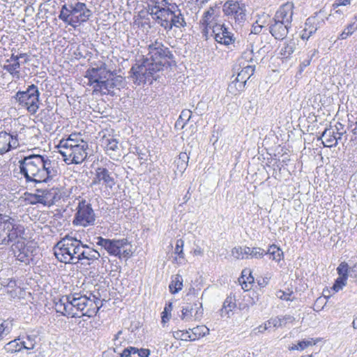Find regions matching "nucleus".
<instances>
[{
    "mask_svg": "<svg viewBox=\"0 0 357 357\" xmlns=\"http://www.w3.org/2000/svg\"><path fill=\"white\" fill-rule=\"evenodd\" d=\"M148 51L142 63L131 68L132 80L137 85L156 80L157 73L164 67H169L174 59L169 49L158 40L148 45Z\"/></svg>",
    "mask_w": 357,
    "mask_h": 357,
    "instance_id": "nucleus-1",
    "label": "nucleus"
},
{
    "mask_svg": "<svg viewBox=\"0 0 357 357\" xmlns=\"http://www.w3.org/2000/svg\"><path fill=\"white\" fill-rule=\"evenodd\" d=\"M12 243L11 251L20 261H22V229L12 218L0 214V244Z\"/></svg>",
    "mask_w": 357,
    "mask_h": 357,
    "instance_id": "nucleus-2",
    "label": "nucleus"
},
{
    "mask_svg": "<svg viewBox=\"0 0 357 357\" xmlns=\"http://www.w3.org/2000/svg\"><path fill=\"white\" fill-rule=\"evenodd\" d=\"M56 147L67 164H80L87 157L88 144L76 133L61 139Z\"/></svg>",
    "mask_w": 357,
    "mask_h": 357,
    "instance_id": "nucleus-3",
    "label": "nucleus"
},
{
    "mask_svg": "<svg viewBox=\"0 0 357 357\" xmlns=\"http://www.w3.org/2000/svg\"><path fill=\"white\" fill-rule=\"evenodd\" d=\"M82 249V243L75 237L66 235L54 246L56 259L65 264H76L79 252Z\"/></svg>",
    "mask_w": 357,
    "mask_h": 357,
    "instance_id": "nucleus-4",
    "label": "nucleus"
},
{
    "mask_svg": "<svg viewBox=\"0 0 357 357\" xmlns=\"http://www.w3.org/2000/svg\"><path fill=\"white\" fill-rule=\"evenodd\" d=\"M66 300L72 306V312H80L81 316L92 317L97 314L100 307L99 298L90 293L89 296L82 295L80 293H74L66 296Z\"/></svg>",
    "mask_w": 357,
    "mask_h": 357,
    "instance_id": "nucleus-5",
    "label": "nucleus"
},
{
    "mask_svg": "<svg viewBox=\"0 0 357 357\" xmlns=\"http://www.w3.org/2000/svg\"><path fill=\"white\" fill-rule=\"evenodd\" d=\"M91 15V10L84 3L76 2L63 5L59 18L68 25L75 27L78 24L88 21Z\"/></svg>",
    "mask_w": 357,
    "mask_h": 357,
    "instance_id": "nucleus-6",
    "label": "nucleus"
},
{
    "mask_svg": "<svg viewBox=\"0 0 357 357\" xmlns=\"http://www.w3.org/2000/svg\"><path fill=\"white\" fill-rule=\"evenodd\" d=\"M95 239L98 245L102 247L110 255L119 259L129 258L132 254L131 245L127 238L107 239L98 236Z\"/></svg>",
    "mask_w": 357,
    "mask_h": 357,
    "instance_id": "nucleus-7",
    "label": "nucleus"
},
{
    "mask_svg": "<svg viewBox=\"0 0 357 357\" xmlns=\"http://www.w3.org/2000/svg\"><path fill=\"white\" fill-rule=\"evenodd\" d=\"M172 7H176V3L169 0H147V12L158 24L172 13Z\"/></svg>",
    "mask_w": 357,
    "mask_h": 357,
    "instance_id": "nucleus-8",
    "label": "nucleus"
},
{
    "mask_svg": "<svg viewBox=\"0 0 357 357\" xmlns=\"http://www.w3.org/2000/svg\"><path fill=\"white\" fill-rule=\"evenodd\" d=\"M96 215L91 204L84 199L79 200L73 221V225L86 227L94 225Z\"/></svg>",
    "mask_w": 357,
    "mask_h": 357,
    "instance_id": "nucleus-9",
    "label": "nucleus"
},
{
    "mask_svg": "<svg viewBox=\"0 0 357 357\" xmlns=\"http://www.w3.org/2000/svg\"><path fill=\"white\" fill-rule=\"evenodd\" d=\"M43 164V157L37 155H24V177L30 181L34 178V181H43L40 169Z\"/></svg>",
    "mask_w": 357,
    "mask_h": 357,
    "instance_id": "nucleus-10",
    "label": "nucleus"
},
{
    "mask_svg": "<svg viewBox=\"0 0 357 357\" xmlns=\"http://www.w3.org/2000/svg\"><path fill=\"white\" fill-rule=\"evenodd\" d=\"M38 192L41 194H32L31 192H26L24 193V199H28V197H32L31 203H41L45 205L51 206L54 204L56 202L60 200L61 194L58 188H51L50 190H45L43 191L36 189Z\"/></svg>",
    "mask_w": 357,
    "mask_h": 357,
    "instance_id": "nucleus-11",
    "label": "nucleus"
},
{
    "mask_svg": "<svg viewBox=\"0 0 357 357\" xmlns=\"http://www.w3.org/2000/svg\"><path fill=\"white\" fill-rule=\"evenodd\" d=\"M203 314L204 310L202 302L193 296L190 303H187L182 307L181 319L185 321H199L203 317Z\"/></svg>",
    "mask_w": 357,
    "mask_h": 357,
    "instance_id": "nucleus-12",
    "label": "nucleus"
},
{
    "mask_svg": "<svg viewBox=\"0 0 357 357\" xmlns=\"http://www.w3.org/2000/svg\"><path fill=\"white\" fill-rule=\"evenodd\" d=\"M223 11L225 14L236 22L241 24L245 20L246 9L244 3L237 1H227L223 6Z\"/></svg>",
    "mask_w": 357,
    "mask_h": 357,
    "instance_id": "nucleus-13",
    "label": "nucleus"
},
{
    "mask_svg": "<svg viewBox=\"0 0 357 357\" xmlns=\"http://www.w3.org/2000/svg\"><path fill=\"white\" fill-rule=\"evenodd\" d=\"M115 178L113 173L105 167H98L93 178L91 186L102 185L105 190H112L115 185Z\"/></svg>",
    "mask_w": 357,
    "mask_h": 357,
    "instance_id": "nucleus-14",
    "label": "nucleus"
},
{
    "mask_svg": "<svg viewBox=\"0 0 357 357\" xmlns=\"http://www.w3.org/2000/svg\"><path fill=\"white\" fill-rule=\"evenodd\" d=\"M172 13L168 15V17H165L159 24L167 31L172 30L174 26L185 27L186 22L184 16L176 4V7H172Z\"/></svg>",
    "mask_w": 357,
    "mask_h": 357,
    "instance_id": "nucleus-15",
    "label": "nucleus"
},
{
    "mask_svg": "<svg viewBox=\"0 0 357 357\" xmlns=\"http://www.w3.org/2000/svg\"><path fill=\"white\" fill-rule=\"evenodd\" d=\"M110 76V71L107 70L105 67L89 68L86 72V77L88 78V84L93 86V93H96L98 86H100L104 79Z\"/></svg>",
    "mask_w": 357,
    "mask_h": 357,
    "instance_id": "nucleus-16",
    "label": "nucleus"
},
{
    "mask_svg": "<svg viewBox=\"0 0 357 357\" xmlns=\"http://www.w3.org/2000/svg\"><path fill=\"white\" fill-rule=\"evenodd\" d=\"M39 91L34 84L29 86L24 91V106L31 114H35L39 107Z\"/></svg>",
    "mask_w": 357,
    "mask_h": 357,
    "instance_id": "nucleus-17",
    "label": "nucleus"
},
{
    "mask_svg": "<svg viewBox=\"0 0 357 357\" xmlns=\"http://www.w3.org/2000/svg\"><path fill=\"white\" fill-rule=\"evenodd\" d=\"M122 77L120 76H114L110 72V76H107V78L104 79L102 84L100 86H98L96 93L101 94H112L114 93V89H119L122 84Z\"/></svg>",
    "mask_w": 357,
    "mask_h": 357,
    "instance_id": "nucleus-18",
    "label": "nucleus"
},
{
    "mask_svg": "<svg viewBox=\"0 0 357 357\" xmlns=\"http://www.w3.org/2000/svg\"><path fill=\"white\" fill-rule=\"evenodd\" d=\"M212 33L214 35L215 40L222 45H229L235 41L234 34L228 31L225 24H219L213 27Z\"/></svg>",
    "mask_w": 357,
    "mask_h": 357,
    "instance_id": "nucleus-19",
    "label": "nucleus"
},
{
    "mask_svg": "<svg viewBox=\"0 0 357 357\" xmlns=\"http://www.w3.org/2000/svg\"><path fill=\"white\" fill-rule=\"evenodd\" d=\"M291 25L286 24V23L275 20L273 18L269 24V31L271 35L278 40L284 39L289 33V29Z\"/></svg>",
    "mask_w": 357,
    "mask_h": 357,
    "instance_id": "nucleus-20",
    "label": "nucleus"
},
{
    "mask_svg": "<svg viewBox=\"0 0 357 357\" xmlns=\"http://www.w3.org/2000/svg\"><path fill=\"white\" fill-rule=\"evenodd\" d=\"M294 8V6L293 3L287 2L279 8L273 18H275V20L283 22L286 23V24L291 25Z\"/></svg>",
    "mask_w": 357,
    "mask_h": 357,
    "instance_id": "nucleus-21",
    "label": "nucleus"
},
{
    "mask_svg": "<svg viewBox=\"0 0 357 357\" xmlns=\"http://www.w3.org/2000/svg\"><path fill=\"white\" fill-rule=\"evenodd\" d=\"M215 9L210 7L208 10L204 12L200 24L202 25L203 33L206 36L209 29L213 30L215 26H218V17L215 15Z\"/></svg>",
    "mask_w": 357,
    "mask_h": 357,
    "instance_id": "nucleus-22",
    "label": "nucleus"
},
{
    "mask_svg": "<svg viewBox=\"0 0 357 357\" xmlns=\"http://www.w3.org/2000/svg\"><path fill=\"white\" fill-rule=\"evenodd\" d=\"M102 144L105 149L107 154L113 160H118L121 156L119 143L113 137H104Z\"/></svg>",
    "mask_w": 357,
    "mask_h": 357,
    "instance_id": "nucleus-23",
    "label": "nucleus"
},
{
    "mask_svg": "<svg viewBox=\"0 0 357 357\" xmlns=\"http://www.w3.org/2000/svg\"><path fill=\"white\" fill-rule=\"evenodd\" d=\"M38 252L37 243L28 241L24 246V264H35L36 263V255Z\"/></svg>",
    "mask_w": 357,
    "mask_h": 357,
    "instance_id": "nucleus-24",
    "label": "nucleus"
},
{
    "mask_svg": "<svg viewBox=\"0 0 357 357\" xmlns=\"http://www.w3.org/2000/svg\"><path fill=\"white\" fill-rule=\"evenodd\" d=\"M40 172L41 173L40 176L42 178H43V182H47L48 180L52 179L58 175V170L55 167V163L44 158L43 164Z\"/></svg>",
    "mask_w": 357,
    "mask_h": 357,
    "instance_id": "nucleus-25",
    "label": "nucleus"
},
{
    "mask_svg": "<svg viewBox=\"0 0 357 357\" xmlns=\"http://www.w3.org/2000/svg\"><path fill=\"white\" fill-rule=\"evenodd\" d=\"M55 308L57 312L61 313L63 316H70L71 317H80L77 312H72V306H70L68 301L66 300V296L56 303Z\"/></svg>",
    "mask_w": 357,
    "mask_h": 357,
    "instance_id": "nucleus-26",
    "label": "nucleus"
},
{
    "mask_svg": "<svg viewBox=\"0 0 357 357\" xmlns=\"http://www.w3.org/2000/svg\"><path fill=\"white\" fill-rule=\"evenodd\" d=\"M320 139L322 140V143L326 147H334L337 144L335 130L331 127L325 129Z\"/></svg>",
    "mask_w": 357,
    "mask_h": 357,
    "instance_id": "nucleus-27",
    "label": "nucleus"
},
{
    "mask_svg": "<svg viewBox=\"0 0 357 357\" xmlns=\"http://www.w3.org/2000/svg\"><path fill=\"white\" fill-rule=\"evenodd\" d=\"M77 256V262L83 259L93 261L98 259L100 257V254L95 249L89 248L88 245L82 243V249L80 250Z\"/></svg>",
    "mask_w": 357,
    "mask_h": 357,
    "instance_id": "nucleus-28",
    "label": "nucleus"
},
{
    "mask_svg": "<svg viewBox=\"0 0 357 357\" xmlns=\"http://www.w3.org/2000/svg\"><path fill=\"white\" fill-rule=\"evenodd\" d=\"M241 70L238 73L236 80L238 82H243L246 83L247 81L250 79V77L254 74L255 70V66L252 64H248L247 66H242L239 67L237 70Z\"/></svg>",
    "mask_w": 357,
    "mask_h": 357,
    "instance_id": "nucleus-29",
    "label": "nucleus"
},
{
    "mask_svg": "<svg viewBox=\"0 0 357 357\" xmlns=\"http://www.w3.org/2000/svg\"><path fill=\"white\" fill-rule=\"evenodd\" d=\"M40 332L33 330L27 333L26 336V341H24V349H33L38 340Z\"/></svg>",
    "mask_w": 357,
    "mask_h": 357,
    "instance_id": "nucleus-30",
    "label": "nucleus"
},
{
    "mask_svg": "<svg viewBox=\"0 0 357 357\" xmlns=\"http://www.w3.org/2000/svg\"><path fill=\"white\" fill-rule=\"evenodd\" d=\"M183 278L181 275L176 274L172 277V281L169 285L172 294H176L183 288Z\"/></svg>",
    "mask_w": 357,
    "mask_h": 357,
    "instance_id": "nucleus-31",
    "label": "nucleus"
},
{
    "mask_svg": "<svg viewBox=\"0 0 357 357\" xmlns=\"http://www.w3.org/2000/svg\"><path fill=\"white\" fill-rule=\"evenodd\" d=\"M236 307V299L234 296H227L223 303L221 309L222 315L225 314L229 317V313Z\"/></svg>",
    "mask_w": 357,
    "mask_h": 357,
    "instance_id": "nucleus-32",
    "label": "nucleus"
},
{
    "mask_svg": "<svg viewBox=\"0 0 357 357\" xmlns=\"http://www.w3.org/2000/svg\"><path fill=\"white\" fill-rule=\"evenodd\" d=\"M19 57L17 56L15 59L11 57V62L7 65L4 66V68L8 70L10 74H12L14 77H16L17 79L20 77V63L18 61Z\"/></svg>",
    "mask_w": 357,
    "mask_h": 357,
    "instance_id": "nucleus-33",
    "label": "nucleus"
},
{
    "mask_svg": "<svg viewBox=\"0 0 357 357\" xmlns=\"http://www.w3.org/2000/svg\"><path fill=\"white\" fill-rule=\"evenodd\" d=\"M188 160L189 156L186 153H180L178 158L174 160V163L176 165V170L183 173L188 166Z\"/></svg>",
    "mask_w": 357,
    "mask_h": 357,
    "instance_id": "nucleus-34",
    "label": "nucleus"
},
{
    "mask_svg": "<svg viewBox=\"0 0 357 357\" xmlns=\"http://www.w3.org/2000/svg\"><path fill=\"white\" fill-rule=\"evenodd\" d=\"M295 318L289 314L283 317H276L272 318V325L275 328L285 326L288 323H293Z\"/></svg>",
    "mask_w": 357,
    "mask_h": 357,
    "instance_id": "nucleus-35",
    "label": "nucleus"
},
{
    "mask_svg": "<svg viewBox=\"0 0 357 357\" xmlns=\"http://www.w3.org/2000/svg\"><path fill=\"white\" fill-rule=\"evenodd\" d=\"M296 49V43L290 40L284 42L282 47L280 49V54L283 58H289L294 52Z\"/></svg>",
    "mask_w": 357,
    "mask_h": 357,
    "instance_id": "nucleus-36",
    "label": "nucleus"
},
{
    "mask_svg": "<svg viewBox=\"0 0 357 357\" xmlns=\"http://www.w3.org/2000/svg\"><path fill=\"white\" fill-rule=\"evenodd\" d=\"M339 277L348 278V275L352 276V273L356 272V266L349 268L347 263L343 261L340 264L337 268Z\"/></svg>",
    "mask_w": 357,
    "mask_h": 357,
    "instance_id": "nucleus-37",
    "label": "nucleus"
},
{
    "mask_svg": "<svg viewBox=\"0 0 357 357\" xmlns=\"http://www.w3.org/2000/svg\"><path fill=\"white\" fill-rule=\"evenodd\" d=\"M10 138H11L10 134L6 132H0V154H3L8 151Z\"/></svg>",
    "mask_w": 357,
    "mask_h": 357,
    "instance_id": "nucleus-38",
    "label": "nucleus"
},
{
    "mask_svg": "<svg viewBox=\"0 0 357 357\" xmlns=\"http://www.w3.org/2000/svg\"><path fill=\"white\" fill-rule=\"evenodd\" d=\"M239 281L241 283L243 289L248 290L250 288L249 284L254 282V278L251 275L250 271L243 270Z\"/></svg>",
    "mask_w": 357,
    "mask_h": 357,
    "instance_id": "nucleus-39",
    "label": "nucleus"
},
{
    "mask_svg": "<svg viewBox=\"0 0 357 357\" xmlns=\"http://www.w3.org/2000/svg\"><path fill=\"white\" fill-rule=\"evenodd\" d=\"M254 54L252 50H246L244 51L241 56L238 59V66L241 67L242 66H247L252 63L253 61Z\"/></svg>",
    "mask_w": 357,
    "mask_h": 357,
    "instance_id": "nucleus-40",
    "label": "nucleus"
},
{
    "mask_svg": "<svg viewBox=\"0 0 357 357\" xmlns=\"http://www.w3.org/2000/svg\"><path fill=\"white\" fill-rule=\"evenodd\" d=\"M265 254H268L271 255V258L273 260L280 261L283 255L282 251L277 247L275 245H272L269 247L268 252H265Z\"/></svg>",
    "mask_w": 357,
    "mask_h": 357,
    "instance_id": "nucleus-41",
    "label": "nucleus"
},
{
    "mask_svg": "<svg viewBox=\"0 0 357 357\" xmlns=\"http://www.w3.org/2000/svg\"><path fill=\"white\" fill-rule=\"evenodd\" d=\"M20 339L17 338L13 341H10L8 342L6 347L5 349L8 352H17L21 351L22 349V342H20V343H18L17 341H20Z\"/></svg>",
    "mask_w": 357,
    "mask_h": 357,
    "instance_id": "nucleus-42",
    "label": "nucleus"
},
{
    "mask_svg": "<svg viewBox=\"0 0 357 357\" xmlns=\"http://www.w3.org/2000/svg\"><path fill=\"white\" fill-rule=\"evenodd\" d=\"M275 295L278 298L287 301H293L295 299L293 291H289V289L287 291L278 290L276 291Z\"/></svg>",
    "mask_w": 357,
    "mask_h": 357,
    "instance_id": "nucleus-43",
    "label": "nucleus"
},
{
    "mask_svg": "<svg viewBox=\"0 0 357 357\" xmlns=\"http://www.w3.org/2000/svg\"><path fill=\"white\" fill-rule=\"evenodd\" d=\"M11 325L10 321L8 320L0 319V340H1L4 335L10 333Z\"/></svg>",
    "mask_w": 357,
    "mask_h": 357,
    "instance_id": "nucleus-44",
    "label": "nucleus"
},
{
    "mask_svg": "<svg viewBox=\"0 0 357 357\" xmlns=\"http://www.w3.org/2000/svg\"><path fill=\"white\" fill-rule=\"evenodd\" d=\"M246 83H244L243 82H238L236 79L233 81L229 85V91L234 94H236V92H240L243 91L245 86Z\"/></svg>",
    "mask_w": 357,
    "mask_h": 357,
    "instance_id": "nucleus-45",
    "label": "nucleus"
},
{
    "mask_svg": "<svg viewBox=\"0 0 357 357\" xmlns=\"http://www.w3.org/2000/svg\"><path fill=\"white\" fill-rule=\"evenodd\" d=\"M357 29V25L355 22L349 24L342 33L339 36L338 39L344 40L348 36H351Z\"/></svg>",
    "mask_w": 357,
    "mask_h": 357,
    "instance_id": "nucleus-46",
    "label": "nucleus"
},
{
    "mask_svg": "<svg viewBox=\"0 0 357 357\" xmlns=\"http://www.w3.org/2000/svg\"><path fill=\"white\" fill-rule=\"evenodd\" d=\"M305 29H307L311 33H314L317 30V26L316 24L315 17H309L306 20L305 23Z\"/></svg>",
    "mask_w": 357,
    "mask_h": 357,
    "instance_id": "nucleus-47",
    "label": "nucleus"
},
{
    "mask_svg": "<svg viewBox=\"0 0 357 357\" xmlns=\"http://www.w3.org/2000/svg\"><path fill=\"white\" fill-rule=\"evenodd\" d=\"M192 331L195 335V337L192 338V340H195L197 337L204 336L206 334H208L209 329L206 326H202L194 328L193 329H192Z\"/></svg>",
    "mask_w": 357,
    "mask_h": 357,
    "instance_id": "nucleus-48",
    "label": "nucleus"
},
{
    "mask_svg": "<svg viewBox=\"0 0 357 357\" xmlns=\"http://www.w3.org/2000/svg\"><path fill=\"white\" fill-rule=\"evenodd\" d=\"M174 337L177 340H192L191 335L189 334L188 331H177L174 332Z\"/></svg>",
    "mask_w": 357,
    "mask_h": 357,
    "instance_id": "nucleus-49",
    "label": "nucleus"
},
{
    "mask_svg": "<svg viewBox=\"0 0 357 357\" xmlns=\"http://www.w3.org/2000/svg\"><path fill=\"white\" fill-rule=\"evenodd\" d=\"M347 280V278H346L338 277L333 286V290L336 292L341 290L346 285Z\"/></svg>",
    "mask_w": 357,
    "mask_h": 357,
    "instance_id": "nucleus-50",
    "label": "nucleus"
},
{
    "mask_svg": "<svg viewBox=\"0 0 357 357\" xmlns=\"http://www.w3.org/2000/svg\"><path fill=\"white\" fill-rule=\"evenodd\" d=\"M312 345V343L311 341L309 340H303L298 342L296 344H294L291 347V350H303L307 347Z\"/></svg>",
    "mask_w": 357,
    "mask_h": 357,
    "instance_id": "nucleus-51",
    "label": "nucleus"
},
{
    "mask_svg": "<svg viewBox=\"0 0 357 357\" xmlns=\"http://www.w3.org/2000/svg\"><path fill=\"white\" fill-rule=\"evenodd\" d=\"M184 242L182 239H178L176 241V248H175V253L177 254L179 258L184 259V253L183 251Z\"/></svg>",
    "mask_w": 357,
    "mask_h": 357,
    "instance_id": "nucleus-52",
    "label": "nucleus"
},
{
    "mask_svg": "<svg viewBox=\"0 0 357 357\" xmlns=\"http://www.w3.org/2000/svg\"><path fill=\"white\" fill-rule=\"evenodd\" d=\"M265 254V251L260 248H253L250 257L252 258L259 259L261 258Z\"/></svg>",
    "mask_w": 357,
    "mask_h": 357,
    "instance_id": "nucleus-53",
    "label": "nucleus"
},
{
    "mask_svg": "<svg viewBox=\"0 0 357 357\" xmlns=\"http://www.w3.org/2000/svg\"><path fill=\"white\" fill-rule=\"evenodd\" d=\"M192 116V112L189 109H184L181 112L179 119L182 121H185V123H188L189 120L190 119Z\"/></svg>",
    "mask_w": 357,
    "mask_h": 357,
    "instance_id": "nucleus-54",
    "label": "nucleus"
},
{
    "mask_svg": "<svg viewBox=\"0 0 357 357\" xmlns=\"http://www.w3.org/2000/svg\"><path fill=\"white\" fill-rule=\"evenodd\" d=\"M231 255L236 259H243L244 256L243 254L242 247H235L231 250Z\"/></svg>",
    "mask_w": 357,
    "mask_h": 357,
    "instance_id": "nucleus-55",
    "label": "nucleus"
},
{
    "mask_svg": "<svg viewBox=\"0 0 357 357\" xmlns=\"http://www.w3.org/2000/svg\"><path fill=\"white\" fill-rule=\"evenodd\" d=\"M33 178H30L29 180H31V181H29L26 178V189L31 190L32 188L37 187L38 184H40L43 182V181H34L33 182Z\"/></svg>",
    "mask_w": 357,
    "mask_h": 357,
    "instance_id": "nucleus-56",
    "label": "nucleus"
},
{
    "mask_svg": "<svg viewBox=\"0 0 357 357\" xmlns=\"http://www.w3.org/2000/svg\"><path fill=\"white\" fill-rule=\"evenodd\" d=\"M36 61H37V59L34 55H27L26 54H24V63H28L29 62H32L31 65L36 66L34 63Z\"/></svg>",
    "mask_w": 357,
    "mask_h": 357,
    "instance_id": "nucleus-57",
    "label": "nucleus"
},
{
    "mask_svg": "<svg viewBox=\"0 0 357 357\" xmlns=\"http://www.w3.org/2000/svg\"><path fill=\"white\" fill-rule=\"evenodd\" d=\"M351 0H336L333 4L334 8H337L341 6H348L351 4Z\"/></svg>",
    "mask_w": 357,
    "mask_h": 357,
    "instance_id": "nucleus-58",
    "label": "nucleus"
},
{
    "mask_svg": "<svg viewBox=\"0 0 357 357\" xmlns=\"http://www.w3.org/2000/svg\"><path fill=\"white\" fill-rule=\"evenodd\" d=\"M137 354L139 357H149L150 355V350L148 349H138Z\"/></svg>",
    "mask_w": 357,
    "mask_h": 357,
    "instance_id": "nucleus-59",
    "label": "nucleus"
},
{
    "mask_svg": "<svg viewBox=\"0 0 357 357\" xmlns=\"http://www.w3.org/2000/svg\"><path fill=\"white\" fill-rule=\"evenodd\" d=\"M122 331H119L115 335L113 339L114 341V345L115 346L114 348H116V350L117 349L118 347L121 344V341H119V336L121 335Z\"/></svg>",
    "mask_w": 357,
    "mask_h": 357,
    "instance_id": "nucleus-60",
    "label": "nucleus"
},
{
    "mask_svg": "<svg viewBox=\"0 0 357 357\" xmlns=\"http://www.w3.org/2000/svg\"><path fill=\"white\" fill-rule=\"evenodd\" d=\"M116 348L109 349L102 353V357H115Z\"/></svg>",
    "mask_w": 357,
    "mask_h": 357,
    "instance_id": "nucleus-61",
    "label": "nucleus"
},
{
    "mask_svg": "<svg viewBox=\"0 0 357 357\" xmlns=\"http://www.w3.org/2000/svg\"><path fill=\"white\" fill-rule=\"evenodd\" d=\"M10 143L8 144V151L10 149L16 148L18 146V142L16 138H13L11 135V138H10Z\"/></svg>",
    "mask_w": 357,
    "mask_h": 357,
    "instance_id": "nucleus-62",
    "label": "nucleus"
},
{
    "mask_svg": "<svg viewBox=\"0 0 357 357\" xmlns=\"http://www.w3.org/2000/svg\"><path fill=\"white\" fill-rule=\"evenodd\" d=\"M312 35V33H310L307 29H303L301 36L303 40H307Z\"/></svg>",
    "mask_w": 357,
    "mask_h": 357,
    "instance_id": "nucleus-63",
    "label": "nucleus"
},
{
    "mask_svg": "<svg viewBox=\"0 0 357 357\" xmlns=\"http://www.w3.org/2000/svg\"><path fill=\"white\" fill-rule=\"evenodd\" d=\"M187 123H185V121H182L181 119H180L179 118L177 119V121H176L175 123V128H183L185 125Z\"/></svg>",
    "mask_w": 357,
    "mask_h": 357,
    "instance_id": "nucleus-64",
    "label": "nucleus"
}]
</instances>
